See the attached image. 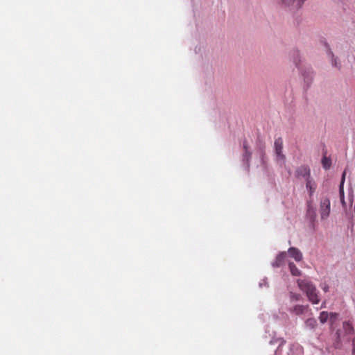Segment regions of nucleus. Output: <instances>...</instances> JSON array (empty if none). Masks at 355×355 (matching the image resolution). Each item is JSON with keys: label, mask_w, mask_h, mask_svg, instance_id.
<instances>
[{"label": "nucleus", "mask_w": 355, "mask_h": 355, "mask_svg": "<svg viewBox=\"0 0 355 355\" xmlns=\"http://www.w3.org/2000/svg\"><path fill=\"white\" fill-rule=\"evenodd\" d=\"M297 284L301 291L304 292L309 301L314 304H318L320 300L315 286L306 279H298Z\"/></svg>", "instance_id": "obj_1"}, {"label": "nucleus", "mask_w": 355, "mask_h": 355, "mask_svg": "<svg viewBox=\"0 0 355 355\" xmlns=\"http://www.w3.org/2000/svg\"><path fill=\"white\" fill-rule=\"evenodd\" d=\"M330 200L327 197H323L320 202V214L322 220L327 219L330 214Z\"/></svg>", "instance_id": "obj_2"}, {"label": "nucleus", "mask_w": 355, "mask_h": 355, "mask_svg": "<svg viewBox=\"0 0 355 355\" xmlns=\"http://www.w3.org/2000/svg\"><path fill=\"white\" fill-rule=\"evenodd\" d=\"M275 150L277 161H285V156L283 154V140L281 137L277 138L275 141Z\"/></svg>", "instance_id": "obj_3"}, {"label": "nucleus", "mask_w": 355, "mask_h": 355, "mask_svg": "<svg viewBox=\"0 0 355 355\" xmlns=\"http://www.w3.org/2000/svg\"><path fill=\"white\" fill-rule=\"evenodd\" d=\"M295 176L297 178H304L305 180L308 178H311L310 168L306 165L299 166L295 172Z\"/></svg>", "instance_id": "obj_4"}, {"label": "nucleus", "mask_w": 355, "mask_h": 355, "mask_svg": "<svg viewBox=\"0 0 355 355\" xmlns=\"http://www.w3.org/2000/svg\"><path fill=\"white\" fill-rule=\"evenodd\" d=\"M338 317L337 313H332L330 312V314H329V312H320L319 318L321 323H324L327 321V320H329V322L331 323V325H333L334 321L336 320Z\"/></svg>", "instance_id": "obj_5"}, {"label": "nucleus", "mask_w": 355, "mask_h": 355, "mask_svg": "<svg viewBox=\"0 0 355 355\" xmlns=\"http://www.w3.org/2000/svg\"><path fill=\"white\" fill-rule=\"evenodd\" d=\"M288 252L292 258H293L296 261H300L302 259V254L300 250L296 248L291 247L288 249Z\"/></svg>", "instance_id": "obj_6"}, {"label": "nucleus", "mask_w": 355, "mask_h": 355, "mask_svg": "<svg viewBox=\"0 0 355 355\" xmlns=\"http://www.w3.org/2000/svg\"><path fill=\"white\" fill-rule=\"evenodd\" d=\"M306 187L309 191V196H312L317 188L316 183L313 178H308L306 180Z\"/></svg>", "instance_id": "obj_7"}, {"label": "nucleus", "mask_w": 355, "mask_h": 355, "mask_svg": "<svg viewBox=\"0 0 355 355\" xmlns=\"http://www.w3.org/2000/svg\"><path fill=\"white\" fill-rule=\"evenodd\" d=\"M286 258V253L285 252H281L277 257L275 261L272 263L274 267L281 266L285 261Z\"/></svg>", "instance_id": "obj_8"}, {"label": "nucleus", "mask_w": 355, "mask_h": 355, "mask_svg": "<svg viewBox=\"0 0 355 355\" xmlns=\"http://www.w3.org/2000/svg\"><path fill=\"white\" fill-rule=\"evenodd\" d=\"M281 1H282V3H284L285 5L291 6V5L295 4V6L297 7L300 8L306 0H281Z\"/></svg>", "instance_id": "obj_9"}, {"label": "nucleus", "mask_w": 355, "mask_h": 355, "mask_svg": "<svg viewBox=\"0 0 355 355\" xmlns=\"http://www.w3.org/2000/svg\"><path fill=\"white\" fill-rule=\"evenodd\" d=\"M290 271L293 276H300L301 274L300 270L293 263H289L288 264Z\"/></svg>", "instance_id": "obj_10"}, {"label": "nucleus", "mask_w": 355, "mask_h": 355, "mask_svg": "<svg viewBox=\"0 0 355 355\" xmlns=\"http://www.w3.org/2000/svg\"><path fill=\"white\" fill-rule=\"evenodd\" d=\"M243 148L245 150V152H244V154H243V158H244V159H246L247 162H248L250 158L251 153L248 150V142L246 141H245L243 142Z\"/></svg>", "instance_id": "obj_11"}, {"label": "nucleus", "mask_w": 355, "mask_h": 355, "mask_svg": "<svg viewBox=\"0 0 355 355\" xmlns=\"http://www.w3.org/2000/svg\"><path fill=\"white\" fill-rule=\"evenodd\" d=\"M345 175H346V172L344 171L343 173V175H342V180H341V182H340V193L341 200H342L343 203H344L343 184H344V181H345Z\"/></svg>", "instance_id": "obj_12"}, {"label": "nucleus", "mask_w": 355, "mask_h": 355, "mask_svg": "<svg viewBox=\"0 0 355 355\" xmlns=\"http://www.w3.org/2000/svg\"><path fill=\"white\" fill-rule=\"evenodd\" d=\"M322 164L323 167L325 169H328V168H329V167L331 164V162L329 158H327V157H324L322 159Z\"/></svg>", "instance_id": "obj_13"}, {"label": "nucleus", "mask_w": 355, "mask_h": 355, "mask_svg": "<svg viewBox=\"0 0 355 355\" xmlns=\"http://www.w3.org/2000/svg\"><path fill=\"white\" fill-rule=\"evenodd\" d=\"M343 327L345 328V330L347 334H351L353 331V327L352 326V324L349 322H343Z\"/></svg>", "instance_id": "obj_14"}, {"label": "nucleus", "mask_w": 355, "mask_h": 355, "mask_svg": "<svg viewBox=\"0 0 355 355\" xmlns=\"http://www.w3.org/2000/svg\"><path fill=\"white\" fill-rule=\"evenodd\" d=\"M308 214L310 216L311 220H313V221L315 220V219L316 218L315 211L313 209H312L311 207H309Z\"/></svg>", "instance_id": "obj_15"}, {"label": "nucleus", "mask_w": 355, "mask_h": 355, "mask_svg": "<svg viewBox=\"0 0 355 355\" xmlns=\"http://www.w3.org/2000/svg\"><path fill=\"white\" fill-rule=\"evenodd\" d=\"M300 295L298 294H291V298L295 300H298L300 299Z\"/></svg>", "instance_id": "obj_16"}, {"label": "nucleus", "mask_w": 355, "mask_h": 355, "mask_svg": "<svg viewBox=\"0 0 355 355\" xmlns=\"http://www.w3.org/2000/svg\"><path fill=\"white\" fill-rule=\"evenodd\" d=\"M333 64L334 67L340 68V66H338L336 59H334V60L333 61Z\"/></svg>", "instance_id": "obj_17"}, {"label": "nucleus", "mask_w": 355, "mask_h": 355, "mask_svg": "<svg viewBox=\"0 0 355 355\" xmlns=\"http://www.w3.org/2000/svg\"><path fill=\"white\" fill-rule=\"evenodd\" d=\"M322 289H323L325 292H327V291H328V289H329V286H327V285H324V287H322Z\"/></svg>", "instance_id": "obj_18"}, {"label": "nucleus", "mask_w": 355, "mask_h": 355, "mask_svg": "<svg viewBox=\"0 0 355 355\" xmlns=\"http://www.w3.org/2000/svg\"><path fill=\"white\" fill-rule=\"evenodd\" d=\"M312 322H315L313 321L312 320H310V319H309L306 322V323L310 324H313Z\"/></svg>", "instance_id": "obj_19"}, {"label": "nucleus", "mask_w": 355, "mask_h": 355, "mask_svg": "<svg viewBox=\"0 0 355 355\" xmlns=\"http://www.w3.org/2000/svg\"><path fill=\"white\" fill-rule=\"evenodd\" d=\"M353 354L355 355V345H354V348H353Z\"/></svg>", "instance_id": "obj_20"}, {"label": "nucleus", "mask_w": 355, "mask_h": 355, "mask_svg": "<svg viewBox=\"0 0 355 355\" xmlns=\"http://www.w3.org/2000/svg\"><path fill=\"white\" fill-rule=\"evenodd\" d=\"M294 53H295L297 56H298V55H299V53H298V51H294Z\"/></svg>", "instance_id": "obj_21"}, {"label": "nucleus", "mask_w": 355, "mask_h": 355, "mask_svg": "<svg viewBox=\"0 0 355 355\" xmlns=\"http://www.w3.org/2000/svg\"><path fill=\"white\" fill-rule=\"evenodd\" d=\"M294 62L295 63L296 66H298V63L297 62V61L295 60H294Z\"/></svg>", "instance_id": "obj_22"}, {"label": "nucleus", "mask_w": 355, "mask_h": 355, "mask_svg": "<svg viewBox=\"0 0 355 355\" xmlns=\"http://www.w3.org/2000/svg\"><path fill=\"white\" fill-rule=\"evenodd\" d=\"M353 345H355V338L353 340Z\"/></svg>", "instance_id": "obj_23"}]
</instances>
